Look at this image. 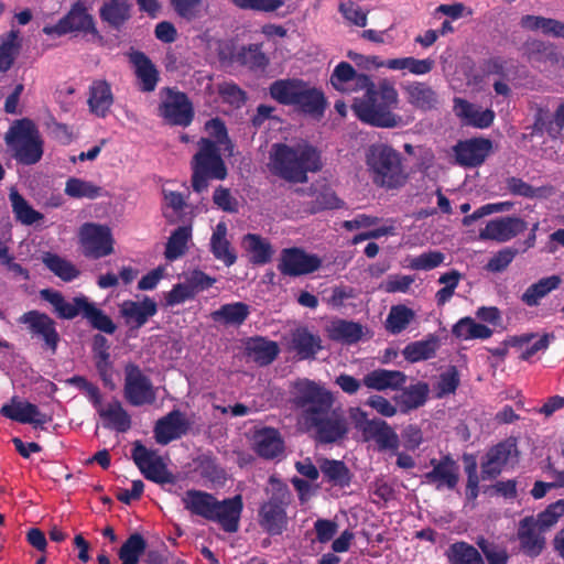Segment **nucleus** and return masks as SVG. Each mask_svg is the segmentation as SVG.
<instances>
[{
	"instance_id": "338daca9",
	"label": "nucleus",
	"mask_w": 564,
	"mask_h": 564,
	"mask_svg": "<svg viewBox=\"0 0 564 564\" xmlns=\"http://www.w3.org/2000/svg\"><path fill=\"white\" fill-rule=\"evenodd\" d=\"M269 484L271 486V497L267 502L278 505L286 509L291 502V492L288 485L275 476L270 477Z\"/></svg>"
},
{
	"instance_id": "c03bdc74",
	"label": "nucleus",
	"mask_w": 564,
	"mask_h": 564,
	"mask_svg": "<svg viewBox=\"0 0 564 564\" xmlns=\"http://www.w3.org/2000/svg\"><path fill=\"white\" fill-rule=\"evenodd\" d=\"M43 263L51 272L64 282H72L80 275V271L76 265L56 253H45L43 257Z\"/></svg>"
},
{
	"instance_id": "6ab92c4d",
	"label": "nucleus",
	"mask_w": 564,
	"mask_h": 564,
	"mask_svg": "<svg viewBox=\"0 0 564 564\" xmlns=\"http://www.w3.org/2000/svg\"><path fill=\"white\" fill-rule=\"evenodd\" d=\"M492 149V142L486 138H471L459 141L454 148L456 162L466 167L482 164Z\"/></svg>"
},
{
	"instance_id": "f8f14e48",
	"label": "nucleus",
	"mask_w": 564,
	"mask_h": 564,
	"mask_svg": "<svg viewBox=\"0 0 564 564\" xmlns=\"http://www.w3.org/2000/svg\"><path fill=\"white\" fill-rule=\"evenodd\" d=\"M123 372V397L130 405H151L156 401L158 389L139 365L128 362L124 365Z\"/></svg>"
},
{
	"instance_id": "f3484780",
	"label": "nucleus",
	"mask_w": 564,
	"mask_h": 564,
	"mask_svg": "<svg viewBox=\"0 0 564 564\" xmlns=\"http://www.w3.org/2000/svg\"><path fill=\"white\" fill-rule=\"evenodd\" d=\"M119 316L128 327L129 335L143 327L158 313V304L149 296L142 301L124 300L118 305Z\"/></svg>"
},
{
	"instance_id": "72a5a7b5",
	"label": "nucleus",
	"mask_w": 564,
	"mask_h": 564,
	"mask_svg": "<svg viewBox=\"0 0 564 564\" xmlns=\"http://www.w3.org/2000/svg\"><path fill=\"white\" fill-rule=\"evenodd\" d=\"M259 523L271 535H278L286 527V510L278 505L264 502L259 510Z\"/></svg>"
},
{
	"instance_id": "393cba45",
	"label": "nucleus",
	"mask_w": 564,
	"mask_h": 564,
	"mask_svg": "<svg viewBox=\"0 0 564 564\" xmlns=\"http://www.w3.org/2000/svg\"><path fill=\"white\" fill-rule=\"evenodd\" d=\"M542 533L533 517H525L519 522L518 539L525 555L536 557L542 553L545 547V538Z\"/></svg>"
},
{
	"instance_id": "4468645a",
	"label": "nucleus",
	"mask_w": 564,
	"mask_h": 564,
	"mask_svg": "<svg viewBox=\"0 0 564 564\" xmlns=\"http://www.w3.org/2000/svg\"><path fill=\"white\" fill-rule=\"evenodd\" d=\"M73 32L83 33L84 35L90 34L94 37L101 39L94 17L80 1L75 2L56 24L43 28V33L46 35L62 36Z\"/></svg>"
},
{
	"instance_id": "20e7f679",
	"label": "nucleus",
	"mask_w": 564,
	"mask_h": 564,
	"mask_svg": "<svg viewBox=\"0 0 564 564\" xmlns=\"http://www.w3.org/2000/svg\"><path fill=\"white\" fill-rule=\"evenodd\" d=\"M317 150L307 144L299 143L290 147L274 143L269 153V171L282 180L292 183H305L307 172L317 170Z\"/></svg>"
},
{
	"instance_id": "c9c22d12",
	"label": "nucleus",
	"mask_w": 564,
	"mask_h": 564,
	"mask_svg": "<svg viewBox=\"0 0 564 564\" xmlns=\"http://www.w3.org/2000/svg\"><path fill=\"white\" fill-rule=\"evenodd\" d=\"M210 251L226 267H231L237 261V254L227 239V227L224 223H219L212 235Z\"/></svg>"
},
{
	"instance_id": "5701e85b",
	"label": "nucleus",
	"mask_w": 564,
	"mask_h": 564,
	"mask_svg": "<svg viewBox=\"0 0 564 564\" xmlns=\"http://www.w3.org/2000/svg\"><path fill=\"white\" fill-rule=\"evenodd\" d=\"M518 453L516 438H507L491 447L486 454V460L481 464L482 479L497 477L510 457Z\"/></svg>"
},
{
	"instance_id": "9d476101",
	"label": "nucleus",
	"mask_w": 564,
	"mask_h": 564,
	"mask_svg": "<svg viewBox=\"0 0 564 564\" xmlns=\"http://www.w3.org/2000/svg\"><path fill=\"white\" fill-rule=\"evenodd\" d=\"M292 403L302 410L299 417L301 430L312 432L317 440V383L306 378H300L292 383Z\"/></svg>"
},
{
	"instance_id": "e433bc0d",
	"label": "nucleus",
	"mask_w": 564,
	"mask_h": 564,
	"mask_svg": "<svg viewBox=\"0 0 564 564\" xmlns=\"http://www.w3.org/2000/svg\"><path fill=\"white\" fill-rule=\"evenodd\" d=\"M406 376L398 370L377 369L364 378V383L370 389L382 391L386 389H399L404 384Z\"/></svg>"
},
{
	"instance_id": "8fccbe9b",
	"label": "nucleus",
	"mask_w": 564,
	"mask_h": 564,
	"mask_svg": "<svg viewBox=\"0 0 564 564\" xmlns=\"http://www.w3.org/2000/svg\"><path fill=\"white\" fill-rule=\"evenodd\" d=\"M457 338L462 339H486L492 335V330L484 324L476 323L471 317L459 319L452 329Z\"/></svg>"
},
{
	"instance_id": "473e14b6",
	"label": "nucleus",
	"mask_w": 564,
	"mask_h": 564,
	"mask_svg": "<svg viewBox=\"0 0 564 564\" xmlns=\"http://www.w3.org/2000/svg\"><path fill=\"white\" fill-rule=\"evenodd\" d=\"M246 352L259 366L272 364L280 352L278 344L264 337H252L246 344Z\"/></svg>"
},
{
	"instance_id": "ddd939ff",
	"label": "nucleus",
	"mask_w": 564,
	"mask_h": 564,
	"mask_svg": "<svg viewBox=\"0 0 564 564\" xmlns=\"http://www.w3.org/2000/svg\"><path fill=\"white\" fill-rule=\"evenodd\" d=\"M164 94L158 107V115L170 126L186 128L194 120L193 102L188 96L176 88L165 87Z\"/></svg>"
},
{
	"instance_id": "412c9836",
	"label": "nucleus",
	"mask_w": 564,
	"mask_h": 564,
	"mask_svg": "<svg viewBox=\"0 0 564 564\" xmlns=\"http://www.w3.org/2000/svg\"><path fill=\"white\" fill-rule=\"evenodd\" d=\"M191 427L189 421L180 410H172L165 416L159 419L154 426L156 443L166 445L170 442L186 435Z\"/></svg>"
},
{
	"instance_id": "423d86ee",
	"label": "nucleus",
	"mask_w": 564,
	"mask_h": 564,
	"mask_svg": "<svg viewBox=\"0 0 564 564\" xmlns=\"http://www.w3.org/2000/svg\"><path fill=\"white\" fill-rule=\"evenodd\" d=\"M192 188L195 193H203L208 188L209 180L223 181L228 175L225 161L221 158L220 148L208 138H202L198 142V151L192 162Z\"/></svg>"
},
{
	"instance_id": "49530a36",
	"label": "nucleus",
	"mask_w": 564,
	"mask_h": 564,
	"mask_svg": "<svg viewBox=\"0 0 564 564\" xmlns=\"http://www.w3.org/2000/svg\"><path fill=\"white\" fill-rule=\"evenodd\" d=\"M64 192L67 196L77 199H96L104 195L102 187L78 177H69L65 183Z\"/></svg>"
},
{
	"instance_id": "69168bd1",
	"label": "nucleus",
	"mask_w": 564,
	"mask_h": 564,
	"mask_svg": "<svg viewBox=\"0 0 564 564\" xmlns=\"http://www.w3.org/2000/svg\"><path fill=\"white\" fill-rule=\"evenodd\" d=\"M199 475L212 482H220L225 479V470L212 456H203L198 463Z\"/></svg>"
},
{
	"instance_id": "f257e3e1",
	"label": "nucleus",
	"mask_w": 564,
	"mask_h": 564,
	"mask_svg": "<svg viewBox=\"0 0 564 564\" xmlns=\"http://www.w3.org/2000/svg\"><path fill=\"white\" fill-rule=\"evenodd\" d=\"M359 89L365 90L361 97L354 98L351 109L362 122L378 128H395L401 117L393 112L399 104V94L388 79L375 84L369 76H360Z\"/></svg>"
},
{
	"instance_id": "a19ab883",
	"label": "nucleus",
	"mask_w": 564,
	"mask_h": 564,
	"mask_svg": "<svg viewBox=\"0 0 564 564\" xmlns=\"http://www.w3.org/2000/svg\"><path fill=\"white\" fill-rule=\"evenodd\" d=\"M328 337L333 340L352 344L362 336V326L359 323L336 319L326 327Z\"/></svg>"
},
{
	"instance_id": "09e8293b",
	"label": "nucleus",
	"mask_w": 564,
	"mask_h": 564,
	"mask_svg": "<svg viewBox=\"0 0 564 564\" xmlns=\"http://www.w3.org/2000/svg\"><path fill=\"white\" fill-rule=\"evenodd\" d=\"M438 347V338L431 335L425 340H419L405 346L402 354L410 362H417L434 357Z\"/></svg>"
},
{
	"instance_id": "2eb2a0df",
	"label": "nucleus",
	"mask_w": 564,
	"mask_h": 564,
	"mask_svg": "<svg viewBox=\"0 0 564 564\" xmlns=\"http://www.w3.org/2000/svg\"><path fill=\"white\" fill-rule=\"evenodd\" d=\"M83 254L89 259H100L113 252V237L106 225L85 223L78 230Z\"/></svg>"
},
{
	"instance_id": "13d9d810",
	"label": "nucleus",
	"mask_w": 564,
	"mask_h": 564,
	"mask_svg": "<svg viewBox=\"0 0 564 564\" xmlns=\"http://www.w3.org/2000/svg\"><path fill=\"white\" fill-rule=\"evenodd\" d=\"M429 384L425 382H417L404 389L397 400L403 404L408 410L416 409L423 405L427 399Z\"/></svg>"
},
{
	"instance_id": "37998d69",
	"label": "nucleus",
	"mask_w": 564,
	"mask_h": 564,
	"mask_svg": "<svg viewBox=\"0 0 564 564\" xmlns=\"http://www.w3.org/2000/svg\"><path fill=\"white\" fill-rule=\"evenodd\" d=\"M192 238L191 226L177 227L167 239L164 256L169 261H174L185 254L187 243Z\"/></svg>"
},
{
	"instance_id": "7c9ffc66",
	"label": "nucleus",
	"mask_w": 564,
	"mask_h": 564,
	"mask_svg": "<svg viewBox=\"0 0 564 564\" xmlns=\"http://www.w3.org/2000/svg\"><path fill=\"white\" fill-rule=\"evenodd\" d=\"M250 315V306L245 302H232L220 305L210 313V318L223 326L239 327Z\"/></svg>"
},
{
	"instance_id": "a18cd8bd",
	"label": "nucleus",
	"mask_w": 564,
	"mask_h": 564,
	"mask_svg": "<svg viewBox=\"0 0 564 564\" xmlns=\"http://www.w3.org/2000/svg\"><path fill=\"white\" fill-rule=\"evenodd\" d=\"M446 555L451 564H485L478 550L464 541L451 544Z\"/></svg>"
},
{
	"instance_id": "39448f33",
	"label": "nucleus",
	"mask_w": 564,
	"mask_h": 564,
	"mask_svg": "<svg viewBox=\"0 0 564 564\" xmlns=\"http://www.w3.org/2000/svg\"><path fill=\"white\" fill-rule=\"evenodd\" d=\"M402 154L387 143H373L366 150L365 162L372 183L379 187L394 189L408 181Z\"/></svg>"
},
{
	"instance_id": "a211bd4d",
	"label": "nucleus",
	"mask_w": 564,
	"mask_h": 564,
	"mask_svg": "<svg viewBox=\"0 0 564 564\" xmlns=\"http://www.w3.org/2000/svg\"><path fill=\"white\" fill-rule=\"evenodd\" d=\"M278 270L285 276H300L317 270V256L306 254L302 249H282Z\"/></svg>"
},
{
	"instance_id": "de8ad7c7",
	"label": "nucleus",
	"mask_w": 564,
	"mask_h": 564,
	"mask_svg": "<svg viewBox=\"0 0 564 564\" xmlns=\"http://www.w3.org/2000/svg\"><path fill=\"white\" fill-rule=\"evenodd\" d=\"M289 106H292L297 112L305 115L317 113V88L311 87L303 80L302 87L295 93Z\"/></svg>"
},
{
	"instance_id": "603ef678",
	"label": "nucleus",
	"mask_w": 564,
	"mask_h": 564,
	"mask_svg": "<svg viewBox=\"0 0 564 564\" xmlns=\"http://www.w3.org/2000/svg\"><path fill=\"white\" fill-rule=\"evenodd\" d=\"M560 283L561 278L558 275L543 278L527 289L522 295V301L529 306L538 305L539 300L556 289Z\"/></svg>"
},
{
	"instance_id": "f03ea898",
	"label": "nucleus",
	"mask_w": 564,
	"mask_h": 564,
	"mask_svg": "<svg viewBox=\"0 0 564 564\" xmlns=\"http://www.w3.org/2000/svg\"><path fill=\"white\" fill-rule=\"evenodd\" d=\"M182 502L192 514L218 522L228 533H235L239 529V520L243 508L240 495L219 501L209 492L188 489L184 494Z\"/></svg>"
},
{
	"instance_id": "6e6d98bb",
	"label": "nucleus",
	"mask_w": 564,
	"mask_h": 564,
	"mask_svg": "<svg viewBox=\"0 0 564 564\" xmlns=\"http://www.w3.org/2000/svg\"><path fill=\"white\" fill-rule=\"evenodd\" d=\"M531 110L534 111V122L527 128L530 130V135H542L544 131H546L551 138H555V130L553 129L554 127H552V116L549 107L542 104H533L531 105Z\"/></svg>"
},
{
	"instance_id": "58836bf2",
	"label": "nucleus",
	"mask_w": 564,
	"mask_h": 564,
	"mask_svg": "<svg viewBox=\"0 0 564 564\" xmlns=\"http://www.w3.org/2000/svg\"><path fill=\"white\" fill-rule=\"evenodd\" d=\"M455 109L458 110V116L467 119V123L476 128H488L495 119V112L491 109L481 110L479 107L460 98L455 99Z\"/></svg>"
},
{
	"instance_id": "aec40b11",
	"label": "nucleus",
	"mask_w": 564,
	"mask_h": 564,
	"mask_svg": "<svg viewBox=\"0 0 564 564\" xmlns=\"http://www.w3.org/2000/svg\"><path fill=\"white\" fill-rule=\"evenodd\" d=\"M1 415L22 424H32L35 429H43L51 421V416L42 413L39 406L28 401H19L17 397L11 399V404H3Z\"/></svg>"
},
{
	"instance_id": "ea45409f",
	"label": "nucleus",
	"mask_w": 564,
	"mask_h": 564,
	"mask_svg": "<svg viewBox=\"0 0 564 564\" xmlns=\"http://www.w3.org/2000/svg\"><path fill=\"white\" fill-rule=\"evenodd\" d=\"M22 46L19 30H10L0 35V72L9 70Z\"/></svg>"
},
{
	"instance_id": "774afa93",
	"label": "nucleus",
	"mask_w": 564,
	"mask_h": 564,
	"mask_svg": "<svg viewBox=\"0 0 564 564\" xmlns=\"http://www.w3.org/2000/svg\"><path fill=\"white\" fill-rule=\"evenodd\" d=\"M175 13L187 20L196 19L200 12L203 0H169Z\"/></svg>"
},
{
	"instance_id": "052dcab7",
	"label": "nucleus",
	"mask_w": 564,
	"mask_h": 564,
	"mask_svg": "<svg viewBox=\"0 0 564 564\" xmlns=\"http://www.w3.org/2000/svg\"><path fill=\"white\" fill-rule=\"evenodd\" d=\"M235 61L250 69L264 68L269 63L268 57L258 45H249L248 47H242L241 51L236 55Z\"/></svg>"
},
{
	"instance_id": "c756f323",
	"label": "nucleus",
	"mask_w": 564,
	"mask_h": 564,
	"mask_svg": "<svg viewBox=\"0 0 564 564\" xmlns=\"http://www.w3.org/2000/svg\"><path fill=\"white\" fill-rule=\"evenodd\" d=\"M404 91L408 102L420 110L436 109L440 104L437 93L426 83H410L404 86Z\"/></svg>"
},
{
	"instance_id": "bb28decb",
	"label": "nucleus",
	"mask_w": 564,
	"mask_h": 564,
	"mask_svg": "<svg viewBox=\"0 0 564 564\" xmlns=\"http://www.w3.org/2000/svg\"><path fill=\"white\" fill-rule=\"evenodd\" d=\"M254 452L262 458L274 459L284 451V441L274 427H263L253 435Z\"/></svg>"
},
{
	"instance_id": "9b49d317",
	"label": "nucleus",
	"mask_w": 564,
	"mask_h": 564,
	"mask_svg": "<svg viewBox=\"0 0 564 564\" xmlns=\"http://www.w3.org/2000/svg\"><path fill=\"white\" fill-rule=\"evenodd\" d=\"M350 417L355 429L361 432L365 442L375 441L379 451H397L399 448V436L386 421L370 420L367 413L359 408L350 409Z\"/></svg>"
},
{
	"instance_id": "cd10ccee",
	"label": "nucleus",
	"mask_w": 564,
	"mask_h": 564,
	"mask_svg": "<svg viewBox=\"0 0 564 564\" xmlns=\"http://www.w3.org/2000/svg\"><path fill=\"white\" fill-rule=\"evenodd\" d=\"M132 9L130 0H104L99 8V17L111 29L120 31L132 18Z\"/></svg>"
},
{
	"instance_id": "864d4df0",
	"label": "nucleus",
	"mask_w": 564,
	"mask_h": 564,
	"mask_svg": "<svg viewBox=\"0 0 564 564\" xmlns=\"http://www.w3.org/2000/svg\"><path fill=\"white\" fill-rule=\"evenodd\" d=\"M415 313L413 310L403 304L394 305L390 308L386 321V329L391 334H400L409 324L414 319Z\"/></svg>"
},
{
	"instance_id": "79ce46f5",
	"label": "nucleus",
	"mask_w": 564,
	"mask_h": 564,
	"mask_svg": "<svg viewBox=\"0 0 564 564\" xmlns=\"http://www.w3.org/2000/svg\"><path fill=\"white\" fill-rule=\"evenodd\" d=\"M9 199L15 219L22 225L31 226L44 218V215L35 210L17 189H11Z\"/></svg>"
},
{
	"instance_id": "4be33fe9",
	"label": "nucleus",
	"mask_w": 564,
	"mask_h": 564,
	"mask_svg": "<svg viewBox=\"0 0 564 564\" xmlns=\"http://www.w3.org/2000/svg\"><path fill=\"white\" fill-rule=\"evenodd\" d=\"M527 229V223L514 216H506L488 221L486 227L480 230L481 240H496L499 242L508 241Z\"/></svg>"
},
{
	"instance_id": "0eeeda50",
	"label": "nucleus",
	"mask_w": 564,
	"mask_h": 564,
	"mask_svg": "<svg viewBox=\"0 0 564 564\" xmlns=\"http://www.w3.org/2000/svg\"><path fill=\"white\" fill-rule=\"evenodd\" d=\"M12 156L22 165H33L43 156V140L36 126L23 119L12 126L6 135Z\"/></svg>"
},
{
	"instance_id": "5fc2aeb1",
	"label": "nucleus",
	"mask_w": 564,
	"mask_h": 564,
	"mask_svg": "<svg viewBox=\"0 0 564 564\" xmlns=\"http://www.w3.org/2000/svg\"><path fill=\"white\" fill-rule=\"evenodd\" d=\"M315 338L305 327H297L292 332L290 348L300 359L312 358L315 354Z\"/></svg>"
},
{
	"instance_id": "1a4fd4ad",
	"label": "nucleus",
	"mask_w": 564,
	"mask_h": 564,
	"mask_svg": "<svg viewBox=\"0 0 564 564\" xmlns=\"http://www.w3.org/2000/svg\"><path fill=\"white\" fill-rule=\"evenodd\" d=\"M18 323L25 326L30 337L39 341L44 351L51 355L57 352L62 337L57 330V322L52 316L39 310H31L23 313Z\"/></svg>"
},
{
	"instance_id": "0e129e2a",
	"label": "nucleus",
	"mask_w": 564,
	"mask_h": 564,
	"mask_svg": "<svg viewBox=\"0 0 564 564\" xmlns=\"http://www.w3.org/2000/svg\"><path fill=\"white\" fill-rule=\"evenodd\" d=\"M218 93L225 102L236 108H240L247 101L246 91L232 82L219 85Z\"/></svg>"
},
{
	"instance_id": "bf43d9fd",
	"label": "nucleus",
	"mask_w": 564,
	"mask_h": 564,
	"mask_svg": "<svg viewBox=\"0 0 564 564\" xmlns=\"http://www.w3.org/2000/svg\"><path fill=\"white\" fill-rule=\"evenodd\" d=\"M366 74H358L355 68L347 62H340L334 69L330 76V84L338 90H344V85L354 83L355 88L359 89L358 79Z\"/></svg>"
},
{
	"instance_id": "6e6552de",
	"label": "nucleus",
	"mask_w": 564,
	"mask_h": 564,
	"mask_svg": "<svg viewBox=\"0 0 564 564\" xmlns=\"http://www.w3.org/2000/svg\"><path fill=\"white\" fill-rule=\"evenodd\" d=\"M332 392L319 387V444L341 445L349 433V422L340 405L334 406Z\"/></svg>"
},
{
	"instance_id": "3c124183",
	"label": "nucleus",
	"mask_w": 564,
	"mask_h": 564,
	"mask_svg": "<svg viewBox=\"0 0 564 564\" xmlns=\"http://www.w3.org/2000/svg\"><path fill=\"white\" fill-rule=\"evenodd\" d=\"M302 83L303 80L297 78L274 80L269 87L270 96L280 105L289 106Z\"/></svg>"
},
{
	"instance_id": "c85d7f7f",
	"label": "nucleus",
	"mask_w": 564,
	"mask_h": 564,
	"mask_svg": "<svg viewBox=\"0 0 564 564\" xmlns=\"http://www.w3.org/2000/svg\"><path fill=\"white\" fill-rule=\"evenodd\" d=\"M111 86L107 80H94L89 86V111L99 118H105L113 104Z\"/></svg>"
},
{
	"instance_id": "4d7b16f0",
	"label": "nucleus",
	"mask_w": 564,
	"mask_h": 564,
	"mask_svg": "<svg viewBox=\"0 0 564 564\" xmlns=\"http://www.w3.org/2000/svg\"><path fill=\"white\" fill-rule=\"evenodd\" d=\"M484 70L488 75H497L500 79L510 82L517 77L518 66L511 59H505L496 56L487 59L484 64Z\"/></svg>"
},
{
	"instance_id": "e2e57ef3",
	"label": "nucleus",
	"mask_w": 564,
	"mask_h": 564,
	"mask_svg": "<svg viewBox=\"0 0 564 564\" xmlns=\"http://www.w3.org/2000/svg\"><path fill=\"white\" fill-rule=\"evenodd\" d=\"M206 130L215 140H213L219 148L225 147V151H228L229 155L232 154L234 143L229 139L228 131L225 122L220 118H213L206 122Z\"/></svg>"
},
{
	"instance_id": "b1692460",
	"label": "nucleus",
	"mask_w": 564,
	"mask_h": 564,
	"mask_svg": "<svg viewBox=\"0 0 564 564\" xmlns=\"http://www.w3.org/2000/svg\"><path fill=\"white\" fill-rule=\"evenodd\" d=\"M433 469L424 474V478L430 484H436V488L446 487L454 489L459 480V465L446 455L442 459H431Z\"/></svg>"
},
{
	"instance_id": "7ed1b4c3",
	"label": "nucleus",
	"mask_w": 564,
	"mask_h": 564,
	"mask_svg": "<svg viewBox=\"0 0 564 564\" xmlns=\"http://www.w3.org/2000/svg\"><path fill=\"white\" fill-rule=\"evenodd\" d=\"M40 299L52 306V313L59 319L72 321L82 315L91 328L112 335L117 330L116 323L86 295L80 294L67 301L62 292L54 289H42Z\"/></svg>"
},
{
	"instance_id": "f704fd0d",
	"label": "nucleus",
	"mask_w": 564,
	"mask_h": 564,
	"mask_svg": "<svg viewBox=\"0 0 564 564\" xmlns=\"http://www.w3.org/2000/svg\"><path fill=\"white\" fill-rule=\"evenodd\" d=\"M98 414L105 421L104 426L107 429L119 433H126L131 429V416L118 400L109 403L107 408L101 406Z\"/></svg>"
},
{
	"instance_id": "dca6fc26",
	"label": "nucleus",
	"mask_w": 564,
	"mask_h": 564,
	"mask_svg": "<svg viewBox=\"0 0 564 564\" xmlns=\"http://www.w3.org/2000/svg\"><path fill=\"white\" fill-rule=\"evenodd\" d=\"M131 456L145 479L160 485L175 482V476L167 469L158 452L147 448L140 441L133 443Z\"/></svg>"
},
{
	"instance_id": "4c0bfd02",
	"label": "nucleus",
	"mask_w": 564,
	"mask_h": 564,
	"mask_svg": "<svg viewBox=\"0 0 564 564\" xmlns=\"http://www.w3.org/2000/svg\"><path fill=\"white\" fill-rule=\"evenodd\" d=\"M243 246L246 251L250 253V263L254 265L269 263L274 253L272 245L265 238L257 234L245 235Z\"/></svg>"
},
{
	"instance_id": "2f4dec72",
	"label": "nucleus",
	"mask_w": 564,
	"mask_h": 564,
	"mask_svg": "<svg viewBox=\"0 0 564 564\" xmlns=\"http://www.w3.org/2000/svg\"><path fill=\"white\" fill-rule=\"evenodd\" d=\"M319 471L324 481L338 488L348 487L354 476L345 462L330 458H319Z\"/></svg>"
},
{
	"instance_id": "680f3d73",
	"label": "nucleus",
	"mask_w": 564,
	"mask_h": 564,
	"mask_svg": "<svg viewBox=\"0 0 564 564\" xmlns=\"http://www.w3.org/2000/svg\"><path fill=\"white\" fill-rule=\"evenodd\" d=\"M147 549V541L140 533L131 534L121 545L119 550V558H126L134 564Z\"/></svg>"
},
{
	"instance_id": "a878e982",
	"label": "nucleus",
	"mask_w": 564,
	"mask_h": 564,
	"mask_svg": "<svg viewBox=\"0 0 564 564\" xmlns=\"http://www.w3.org/2000/svg\"><path fill=\"white\" fill-rule=\"evenodd\" d=\"M129 59L134 67L140 90L143 93L153 91L159 82V70L150 57L141 51H134L130 53Z\"/></svg>"
}]
</instances>
